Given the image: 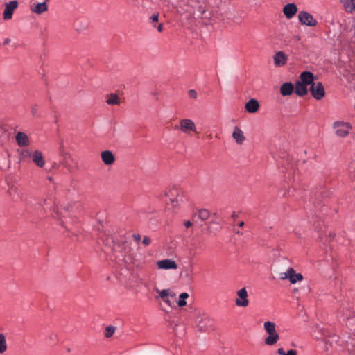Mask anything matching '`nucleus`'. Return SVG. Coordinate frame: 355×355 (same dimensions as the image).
Listing matches in <instances>:
<instances>
[{
	"mask_svg": "<svg viewBox=\"0 0 355 355\" xmlns=\"http://www.w3.org/2000/svg\"><path fill=\"white\" fill-rule=\"evenodd\" d=\"M297 12V7L293 3H288V4L285 5L283 8V12H284V15L286 16V17L288 19L293 18Z\"/></svg>",
	"mask_w": 355,
	"mask_h": 355,
	"instance_id": "14",
	"label": "nucleus"
},
{
	"mask_svg": "<svg viewBox=\"0 0 355 355\" xmlns=\"http://www.w3.org/2000/svg\"><path fill=\"white\" fill-rule=\"evenodd\" d=\"M166 196L169 198L171 205L174 207L179 206L180 202H183V191L177 187H173L166 193Z\"/></svg>",
	"mask_w": 355,
	"mask_h": 355,
	"instance_id": "3",
	"label": "nucleus"
},
{
	"mask_svg": "<svg viewBox=\"0 0 355 355\" xmlns=\"http://www.w3.org/2000/svg\"><path fill=\"white\" fill-rule=\"evenodd\" d=\"M184 225H185V227H186L187 228H189V227H190L192 225V223H191V221L187 220V221H186V222L184 223Z\"/></svg>",
	"mask_w": 355,
	"mask_h": 355,
	"instance_id": "41",
	"label": "nucleus"
},
{
	"mask_svg": "<svg viewBox=\"0 0 355 355\" xmlns=\"http://www.w3.org/2000/svg\"><path fill=\"white\" fill-rule=\"evenodd\" d=\"M115 329L116 328L112 326L107 327L105 329V336L107 338L111 337L114 334Z\"/></svg>",
	"mask_w": 355,
	"mask_h": 355,
	"instance_id": "32",
	"label": "nucleus"
},
{
	"mask_svg": "<svg viewBox=\"0 0 355 355\" xmlns=\"http://www.w3.org/2000/svg\"><path fill=\"white\" fill-rule=\"evenodd\" d=\"M198 216L202 220H206L209 217V211L204 209H200L198 213Z\"/></svg>",
	"mask_w": 355,
	"mask_h": 355,
	"instance_id": "29",
	"label": "nucleus"
},
{
	"mask_svg": "<svg viewBox=\"0 0 355 355\" xmlns=\"http://www.w3.org/2000/svg\"><path fill=\"white\" fill-rule=\"evenodd\" d=\"M184 133L188 134L190 131L197 132L194 122L188 119H181L178 128Z\"/></svg>",
	"mask_w": 355,
	"mask_h": 355,
	"instance_id": "8",
	"label": "nucleus"
},
{
	"mask_svg": "<svg viewBox=\"0 0 355 355\" xmlns=\"http://www.w3.org/2000/svg\"><path fill=\"white\" fill-rule=\"evenodd\" d=\"M232 137L235 139L236 142L239 144H242L243 141L245 140V137L243 135V132L236 127L232 133Z\"/></svg>",
	"mask_w": 355,
	"mask_h": 355,
	"instance_id": "22",
	"label": "nucleus"
},
{
	"mask_svg": "<svg viewBox=\"0 0 355 355\" xmlns=\"http://www.w3.org/2000/svg\"><path fill=\"white\" fill-rule=\"evenodd\" d=\"M106 103L108 105H119L120 104L121 101H120V99L117 94H111L107 96Z\"/></svg>",
	"mask_w": 355,
	"mask_h": 355,
	"instance_id": "23",
	"label": "nucleus"
},
{
	"mask_svg": "<svg viewBox=\"0 0 355 355\" xmlns=\"http://www.w3.org/2000/svg\"><path fill=\"white\" fill-rule=\"evenodd\" d=\"M237 298L235 301L238 306L245 307L248 305L249 301L248 300V292L245 288H243L237 291Z\"/></svg>",
	"mask_w": 355,
	"mask_h": 355,
	"instance_id": "9",
	"label": "nucleus"
},
{
	"mask_svg": "<svg viewBox=\"0 0 355 355\" xmlns=\"http://www.w3.org/2000/svg\"><path fill=\"white\" fill-rule=\"evenodd\" d=\"M17 189L14 187V186H11L9 189H8V193H9L10 196H12V193H17Z\"/></svg>",
	"mask_w": 355,
	"mask_h": 355,
	"instance_id": "35",
	"label": "nucleus"
},
{
	"mask_svg": "<svg viewBox=\"0 0 355 355\" xmlns=\"http://www.w3.org/2000/svg\"><path fill=\"white\" fill-rule=\"evenodd\" d=\"M344 7L347 12H352L355 10V4H353L349 1L342 0Z\"/></svg>",
	"mask_w": 355,
	"mask_h": 355,
	"instance_id": "30",
	"label": "nucleus"
},
{
	"mask_svg": "<svg viewBox=\"0 0 355 355\" xmlns=\"http://www.w3.org/2000/svg\"><path fill=\"white\" fill-rule=\"evenodd\" d=\"M287 56L282 52H277L274 56V63L276 67H282L286 64Z\"/></svg>",
	"mask_w": 355,
	"mask_h": 355,
	"instance_id": "16",
	"label": "nucleus"
},
{
	"mask_svg": "<svg viewBox=\"0 0 355 355\" xmlns=\"http://www.w3.org/2000/svg\"><path fill=\"white\" fill-rule=\"evenodd\" d=\"M279 278L282 280L288 279L291 284H295L297 282L302 281L303 276L300 273H296L293 268H289L286 272L279 273Z\"/></svg>",
	"mask_w": 355,
	"mask_h": 355,
	"instance_id": "5",
	"label": "nucleus"
},
{
	"mask_svg": "<svg viewBox=\"0 0 355 355\" xmlns=\"http://www.w3.org/2000/svg\"><path fill=\"white\" fill-rule=\"evenodd\" d=\"M236 234H243V233H242V232H241L240 231H237V232H236Z\"/></svg>",
	"mask_w": 355,
	"mask_h": 355,
	"instance_id": "46",
	"label": "nucleus"
},
{
	"mask_svg": "<svg viewBox=\"0 0 355 355\" xmlns=\"http://www.w3.org/2000/svg\"><path fill=\"white\" fill-rule=\"evenodd\" d=\"M132 238L135 241H139L141 240V236L138 234H133Z\"/></svg>",
	"mask_w": 355,
	"mask_h": 355,
	"instance_id": "38",
	"label": "nucleus"
},
{
	"mask_svg": "<svg viewBox=\"0 0 355 355\" xmlns=\"http://www.w3.org/2000/svg\"><path fill=\"white\" fill-rule=\"evenodd\" d=\"M295 92L299 96H304L308 94L307 85L302 83L300 80L297 81L294 87Z\"/></svg>",
	"mask_w": 355,
	"mask_h": 355,
	"instance_id": "19",
	"label": "nucleus"
},
{
	"mask_svg": "<svg viewBox=\"0 0 355 355\" xmlns=\"http://www.w3.org/2000/svg\"><path fill=\"white\" fill-rule=\"evenodd\" d=\"M189 96L191 98L196 99L197 98L198 94L196 90L194 89H190L188 92Z\"/></svg>",
	"mask_w": 355,
	"mask_h": 355,
	"instance_id": "33",
	"label": "nucleus"
},
{
	"mask_svg": "<svg viewBox=\"0 0 355 355\" xmlns=\"http://www.w3.org/2000/svg\"><path fill=\"white\" fill-rule=\"evenodd\" d=\"M7 350V343L6 336L3 334H0V354H3Z\"/></svg>",
	"mask_w": 355,
	"mask_h": 355,
	"instance_id": "26",
	"label": "nucleus"
},
{
	"mask_svg": "<svg viewBox=\"0 0 355 355\" xmlns=\"http://www.w3.org/2000/svg\"><path fill=\"white\" fill-rule=\"evenodd\" d=\"M157 293H159V295L162 299H164V298H165L166 297H169V296H171L172 297H175V294L171 293L169 290H168V289H164L162 291L157 290Z\"/></svg>",
	"mask_w": 355,
	"mask_h": 355,
	"instance_id": "27",
	"label": "nucleus"
},
{
	"mask_svg": "<svg viewBox=\"0 0 355 355\" xmlns=\"http://www.w3.org/2000/svg\"><path fill=\"white\" fill-rule=\"evenodd\" d=\"M18 3L16 1H10L6 4L3 12V18L5 19H10L12 17L14 10L17 8Z\"/></svg>",
	"mask_w": 355,
	"mask_h": 355,
	"instance_id": "13",
	"label": "nucleus"
},
{
	"mask_svg": "<svg viewBox=\"0 0 355 355\" xmlns=\"http://www.w3.org/2000/svg\"><path fill=\"white\" fill-rule=\"evenodd\" d=\"M347 1H349V0H347ZM349 1L353 4H355V0H349Z\"/></svg>",
	"mask_w": 355,
	"mask_h": 355,
	"instance_id": "45",
	"label": "nucleus"
},
{
	"mask_svg": "<svg viewBox=\"0 0 355 355\" xmlns=\"http://www.w3.org/2000/svg\"><path fill=\"white\" fill-rule=\"evenodd\" d=\"M309 90L311 95L317 100H320L325 96L324 87L320 82H314L310 86Z\"/></svg>",
	"mask_w": 355,
	"mask_h": 355,
	"instance_id": "6",
	"label": "nucleus"
},
{
	"mask_svg": "<svg viewBox=\"0 0 355 355\" xmlns=\"http://www.w3.org/2000/svg\"><path fill=\"white\" fill-rule=\"evenodd\" d=\"M101 157L105 165H112L115 162V157L110 150H104L101 152Z\"/></svg>",
	"mask_w": 355,
	"mask_h": 355,
	"instance_id": "15",
	"label": "nucleus"
},
{
	"mask_svg": "<svg viewBox=\"0 0 355 355\" xmlns=\"http://www.w3.org/2000/svg\"><path fill=\"white\" fill-rule=\"evenodd\" d=\"M232 216H233L234 218H235V217L236 216V215L234 213V214H233V215H232Z\"/></svg>",
	"mask_w": 355,
	"mask_h": 355,
	"instance_id": "48",
	"label": "nucleus"
},
{
	"mask_svg": "<svg viewBox=\"0 0 355 355\" xmlns=\"http://www.w3.org/2000/svg\"><path fill=\"white\" fill-rule=\"evenodd\" d=\"M157 31L159 32H162V24H159L157 27Z\"/></svg>",
	"mask_w": 355,
	"mask_h": 355,
	"instance_id": "43",
	"label": "nucleus"
},
{
	"mask_svg": "<svg viewBox=\"0 0 355 355\" xmlns=\"http://www.w3.org/2000/svg\"><path fill=\"white\" fill-rule=\"evenodd\" d=\"M31 159L33 162L39 168H43L46 164L44 157L39 150H33Z\"/></svg>",
	"mask_w": 355,
	"mask_h": 355,
	"instance_id": "12",
	"label": "nucleus"
},
{
	"mask_svg": "<svg viewBox=\"0 0 355 355\" xmlns=\"http://www.w3.org/2000/svg\"><path fill=\"white\" fill-rule=\"evenodd\" d=\"M263 328L268 334V336L264 340L265 344L269 346L276 344L279 340V336L276 331L275 324L270 321H266L263 324Z\"/></svg>",
	"mask_w": 355,
	"mask_h": 355,
	"instance_id": "1",
	"label": "nucleus"
},
{
	"mask_svg": "<svg viewBox=\"0 0 355 355\" xmlns=\"http://www.w3.org/2000/svg\"><path fill=\"white\" fill-rule=\"evenodd\" d=\"M63 166L67 168L68 170H71V167L67 163V161L66 160V158H64V160L62 162Z\"/></svg>",
	"mask_w": 355,
	"mask_h": 355,
	"instance_id": "39",
	"label": "nucleus"
},
{
	"mask_svg": "<svg viewBox=\"0 0 355 355\" xmlns=\"http://www.w3.org/2000/svg\"><path fill=\"white\" fill-rule=\"evenodd\" d=\"M298 19L302 25L315 26L318 24L317 20L306 11H300L298 14Z\"/></svg>",
	"mask_w": 355,
	"mask_h": 355,
	"instance_id": "7",
	"label": "nucleus"
},
{
	"mask_svg": "<svg viewBox=\"0 0 355 355\" xmlns=\"http://www.w3.org/2000/svg\"><path fill=\"white\" fill-rule=\"evenodd\" d=\"M158 18H159V15L158 14H154L151 17H150V19L153 21H155V22H157L158 21Z\"/></svg>",
	"mask_w": 355,
	"mask_h": 355,
	"instance_id": "36",
	"label": "nucleus"
},
{
	"mask_svg": "<svg viewBox=\"0 0 355 355\" xmlns=\"http://www.w3.org/2000/svg\"><path fill=\"white\" fill-rule=\"evenodd\" d=\"M49 0H44V2L34 3L31 6V11L36 14H42L48 10V6L46 2Z\"/></svg>",
	"mask_w": 355,
	"mask_h": 355,
	"instance_id": "18",
	"label": "nucleus"
},
{
	"mask_svg": "<svg viewBox=\"0 0 355 355\" xmlns=\"http://www.w3.org/2000/svg\"><path fill=\"white\" fill-rule=\"evenodd\" d=\"M162 300L166 303L167 304L168 306H171V300H169L168 297H166L164 299H162Z\"/></svg>",
	"mask_w": 355,
	"mask_h": 355,
	"instance_id": "40",
	"label": "nucleus"
},
{
	"mask_svg": "<svg viewBox=\"0 0 355 355\" xmlns=\"http://www.w3.org/2000/svg\"><path fill=\"white\" fill-rule=\"evenodd\" d=\"M142 243L144 245L148 246L151 243V239L148 236H144Z\"/></svg>",
	"mask_w": 355,
	"mask_h": 355,
	"instance_id": "34",
	"label": "nucleus"
},
{
	"mask_svg": "<svg viewBox=\"0 0 355 355\" xmlns=\"http://www.w3.org/2000/svg\"><path fill=\"white\" fill-rule=\"evenodd\" d=\"M333 128L335 130L336 135L339 137H346L349 135L352 126L348 122L335 121L333 123Z\"/></svg>",
	"mask_w": 355,
	"mask_h": 355,
	"instance_id": "4",
	"label": "nucleus"
},
{
	"mask_svg": "<svg viewBox=\"0 0 355 355\" xmlns=\"http://www.w3.org/2000/svg\"><path fill=\"white\" fill-rule=\"evenodd\" d=\"M15 140L17 145L20 147H27L31 144L28 136L24 132H18L15 135Z\"/></svg>",
	"mask_w": 355,
	"mask_h": 355,
	"instance_id": "11",
	"label": "nucleus"
},
{
	"mask_svg": "<svg viewBox=\"0 0 355 355\" xmlns=\"http://www.w3.org/2000/svg\"><path fill=\"white\" fill-rule=\"evenodd\" d=\"M245 108L249 113L252 114L257 112L259 108L258 101L254 98H251L245 103Z\"/></svg>",
	"mask_w": 355,
	"mask_h": 355,
	"instance_id": "17",
	"label": "nucleus"
},
{
	"mask_svg": "<svg viewBox=\"0 0 355 355\" xmlns=\"http://www.w3.org/2000/svg\"><path fill=\"white\" fill-rule=\"evenodd\" d=\"M294 91V86L291 83H284L280 87V93L282 96H289Z\"/></svg>",
	"mask_w": 355,
	"mask_h": 355,
	"instance_id": "21",
	"label": "nucleus"
},
{
	"mask_svg": "<svg viewBox=\"0 0 355 355\" xmlns=\"http://www.w3.org/2000/svg\"><path fill=\"white\" fill-rule=\"evenodd\" d=\"M31 113L33 116H35L36 114H37V105H35L33 106H32L31 107Z\"/></svg>",
	"mask_w": 355,
	"mask_h": 355,
	"instance_id": "37",
	"label": "nucleus"
},
{
	"mask_svg": "<svg viewBox=\"0 0 355 355\" xmlns=\"http://www.w3.org/2000/svg\"><path fill=\"white\" fill-rule=\"evenodd\" d=\"M209 139H211V135H209L208 137H207Z\"/></svg>",
	"mask_w": 355,
	"mask_h": 355,
	"instance_id": "47",
	"label": "nucleus"
},
{
	"mask_svg": "<svg viewBox=\"0 0 355 355\" xmlns=\"http://www.w3.org/2000/svg\"><path fill=\"white\" fill-rule=\"evenodd\" d=\"M243 225H244V222H243V221H241V222H240V223H239V226L240 227H243Z\"/></svg>",
	"mask_w": 355,
	"mask_h": 355,
	"instance_id": "44",
	"label": "nucleus"
},
{
	"mask_svg": "<svg viewBox=\"0 0 355 355\" xmlns=\"http://www.w3.org/2000/svg\"><path fill=\"white\" fill-rule=\"evenodd\" d=\"M187 248L190 254L195 257L198 254V250H200L202 246L200 243H191L188 244Z\"/></svg>",
	"mask_w": 355,
	"mask_h": 355,
	"instance_id": "24",
	"label": "nucleus"
},
{
	"mask_svg": "<svg viewBox=\"0 0 355 355\" xmlns=\"http://www.w3.org/2000/svg\"><path fill=\"white\" fill-rule=\"evenodd\" d=\"M157 266L161 270H176L178 265L175 261L171 259H163L157 261Z\"/></svg>",
	"mask_w": 355,
	"mask_h": 355,
	"instance_id": "10",
	"label": "nucleus"
},
{
	"mask_svg": "<svg viewBox=\"0 0 355 355\" xmlns=\"http://www.w3.org/2000/svg\"><path fill=\"white\" fill-rule=\"evenodd\" d=\"M33 154V151L28 148L22 149L19 152V159L21 161H24L27 158H31Z\"/></svg>",
	"mask_w": 355,
	"mask_h": 355,
	"instance_id": "25",
	"label": "nucleus"
},
{
	"mask_svg": "<svg viewBox=\"0 0 355 355\" xmlns=\"http://www.w3.org/2000/svg\"><path fill=\"white\" fill-rule=\"evenodd\" d=\"M196 324L198 331L206 332L214 329V320L205 314H199L196 319Z\"/></svg>",
	"mask_w": 355,
	"mask_h": 355,
	"instance_id": "2",
	"label": "nucleus"
},
{
	"mask_svg": "<svg viewBox=\"0 0 355 355\" xmlns=\"http://www.w3.org/2000/svg\"><path fill=\"white\" fill-rule=\"evenodd\" d=\"M11 42V40L10 38H6L4 40L3 44L7 45Z\"/></svg>",
	"mask_w": 355,
	"mask_h": 355,
	"instance_id": "42",
	"label": "nucleus"
},
{
	"mask_svg": "<svg viewBox=\"0 0 355 355\" xmlns=\"http://www.w3.org/2000/svg\"><path fill=\"white\" fill-rule=\"evenodd\" d=\"M300 81L307 86H311L314 83L313 74L309 71L302 72L300 74Z\"/></svg>",
	"mask_w": 355,
	"mask_h": 355,
	"instance_id": "20",
	"label": "nucleus"
},
{
	"mask_svg": "<svg viewBox=\"0 0 355 355\" xmlns=\"http://www.w3.org/2000/svg\"><path fill=\"white\" fill-rule=\"evenodd\" d=\"M279 355H297V352L294 349H290L287 352L284 351L283 348H279L277 349Z\"/></svg>",
	"mask_w": 355,
	"mask_h": 355,
	"instance_id": "31",
	"label": "nucleus"
},
{
	"mask_svg": "<svg viewBox=\"0 0 355 355\" xmlns=\"http://www.w3.org/2000/svg\"><path fill=\"white\" fill-rule=\"evenodd\" d=\"M189 295L187 293H182L179 296V301L178 302V304L180 307L184 306L187 304L185 299L188 298Z\"/></svg>",
	"mask_w": 355,
	"mask_h": 355,
	"instance_id": "28",
	"label": "nucleus"
}]
</instances>
